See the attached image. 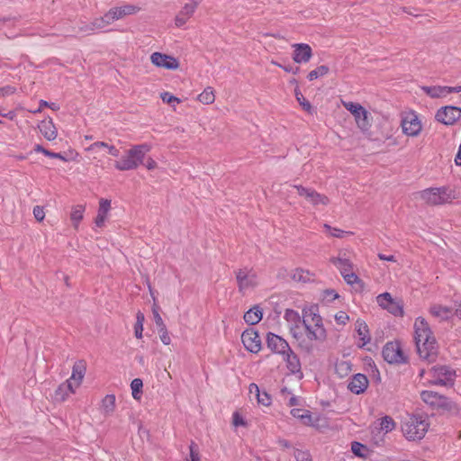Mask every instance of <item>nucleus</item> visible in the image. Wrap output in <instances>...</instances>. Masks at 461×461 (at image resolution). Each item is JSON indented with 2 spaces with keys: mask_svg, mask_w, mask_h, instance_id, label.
Listing matches in <instances>:
<instances>
[{
  "mask_svg": "<svg viewBox=\"0 0 461 461\" xmlns=\"http://www.w3.org/2000/svg\"><path fill=\"white\" fill-rule=\"evenodd\" d=\"M414 338L419 356L431 362L438 352L436 339L428 322L423 318H417L414 322Z\"/></svg>",
  "mask_w": 461,
  "mask_h": 461,
  "instance_id": "obj_1",
  "label": "nucleus"
},
{
  "mask_svg": "<svg viewBox=\"0 0 461 461\" xmlns=\"http://www.w3.org/2000/svg\"><path fill=\"white\" fill-rule=\"evenodd\" d=\"M150 149L151 146L147 143L133 145L114 162V167L120 171L136 169L140 165L144 164V158Z\"/></svg>",
  "mask_w": 461,
  "mask_h": 461,
  "instance_id": "obj_2",
  "label": "nucleus"
},
{
  "mask_svg": "<svg viewBox=\"0 0 461 461\" xmlns=\"http://www.w3.org/2000/svg\"><path fill=\"white\" fill-rule=\"evenodd\" d=\"M420 376L424 380L425 385L450 386L454 384L456 371L447 366H435L427 371L420 370Z\"/></svg>",
  "mask_w": 461,
  "mask_h": 461,
  "instance_id": "obj_3",
  "label": "nucleus"
},
{
  "mask_svg": "<svg viewBox=\"0 0 461 461\" xmlns=\"http://www.w3.org/2000/svg\"><path fill=\"white\" fill-rule=\"evenodd\" d=\"M429 423L428 418L423 415H408L402 423V431L409 440H420L423 438Z\"/></svg>",
  "mask_w": 461,
  "mask_h": 461,
  "instance_id": "obj_4",
  "label": "nucleus"
},
{
  "mask_svg": "<svg viewBox=\"0 0 461 461\" xmlns=\"http://www.w3.org/2000/svg\"><path fill=\"white\" fill-rule=\"evenodd\" d=\"M351 251L341 249L337 257L331 258L330 262L339 269L348 285H353L361 282L354 272V266L350 258Z\"/></svg>",
  "mask_w": 461,
  "mask_h": 461,
  "instance_id": "obj_5",
  "label": "nucleus"
},
{
  "mask_svg": "<svg viewBox=\"0 0 461 461\" xmlns=\"http://www.w3.org/2000/svg\"><path fill=\"white\" fill-rule=\"evenodd\" d=\"M421 200L431 205H438L449 203L456 198L455 192L447 187L428 188L420 192Z\"/></svg>",
  "mask_w": 461,
  "mask_h": 461,
  "instance_id": "obj_6",
  "label": "nucleus"
},
{
  "mask_svg": "<svg viewBox=\"0 0 461 461\" xmlns=\"http://www.w3.org/2000/svg\"><path fill=\"white\" fill-rule=\"evenodd\" d=\"M235 276L239 292L243 294L258 285V274L252 267L239 268L235 271Z\"/></svg>",
  "mask_w": 461,
  "mask_h": 461,
  "instance_id": "obj_7",
  "label": "nucleus"
},
{
  "mask_svg": "<svg viewBox=\"0 0 461 461\" xmlns=\"http://www.w3.org/2000/svg\"><path fill=\"white\" fill-rule=\"evenodd\" d=\"M401 128L402 133L408 137H417L422 131V123L418 113L413 110L401 113Z\"/></svg>",
  "mask_w": 461,
  "mask_h": 461,
  "instance_id": "obj_8",
  "label": "nucleus"
},
{
  "mask_svg": "<svg viewBox=\"0 0 461 461\" xmlns=\"http://www.w3.org/2000/svg\"><path fill=\"white\" fill-rule=\"evenodd\" d=\"M383 357L390 364H402L406 361V357L398 341L386 343L383 348Z\"/></svg>",
  "mask_w": 461,
  "mask_h": 461,
  "instance_id": "obj_9",
  "label": "nucleus"
},
{
  "mask_svg": "<svg viewBox=\"0 0 461 461\" xmlns=\"http://www.w3.org/2000/svg\"><path fill=\"white\" fill-rule=\"evenodd\" d=\"M343 105L353 114L357 126L361 130L366 131L368 129L370 125L368 112L361 104L353 102H344Z\"/></svg>",
  "mask_w": 461,
  "mask_h": 461,
  "instance_id": "obj_10",
  "label": "nucleus"
},
{
  "mask_svg": "<svg viewBox=\"0 0 461 461\" xmlns=\"http://www.w3.org/2000/svg\"><path fill=\"white\" fill-rule=\"evenodd\" d=\"M460 118L461 108L452 105H447L439 108L435 114L436 121L445 125H453Z\"/></svg>",
  "mask_w": 461,
  "mask_h": 461,
  "instance_id": "obj_11",
  "label": "nucleus"
},
{
  "mask_svg": "<svg viewBox=\"0 0 461 461\" xmlns=\"http://www.w3.org/2000/svg\"><path fill=\"white\" fill-rule=\"evenodd\" d=\"M284 319L288 322L289 330L292 336L299 339L303 337V318L300 314L292 309H287L285 312Z\"/></svg>",
  "mask_w": 461,
  "mask_h": 461,
  "instance_id": "obj_12",
  "label": "nucleus"
},
{
  "mask_svg": "<svg viewBox=\"0 0 461 461\" xmlns=\"http://www.w3.org/2000/svg\"><path fill=\"white\" fill-rule=\"evenodd\" d=\"M420 398L426 404L434 408L449 409L451 406L448 398L433 391H422Z\"/></svg>",
  "mask_w": 461,
  "mask_h": 461,
  "instance_id": "obj_13",
  "label": "nucleus"
},
{
  "mask_svg": "<svg viewBox=\"0 0 461 461\" xmlns=\"http://www.w3.org/2000/svg\"><path fill=\"white\" fill-rule=\"evenodd\" d=\"M376 302L383 309L387 310L394 316H401L403 313L402 305L395 301L389 293H384L376 297Z\"/></svg>",
  "mask_w": 461,
  "mask_h": 461,
  "instance_id": "obj_14",
  "label": "nucleus"
},
{
  "mask_svg": "<svg viewBox=\"0 0 461 461\" xmlns=\"http://www.w3.org/2000/svg\"><path fill=\"white\" fill-rule=\"evenodd\" d=\"M140 8L135 5L131 4H125L121 6H115L111 8L106 13V18L112 20L113 23L114 21L122 19L126 16L132 15L140 12Z\"/></svg>",
  "mask_w": 461,
  "mask_h": 461,
  "instance_id": "obj_15",
  "label": "nucleus"
},
{
  "mask_svg": "<svg viewBox=\"0 0 461 461\" xmlns=\"http://www.w3.org/2000/svg\"><path fill=\"white\" fill-rule=\"evenodd\" d=\"M241 341L245 348L251 353H258L261 349V340L254 329H247L241 334Z\"/></svg>",
  "mask_w": 461,
  "mask_h": 461,
  "instance_id": "obj_16",
  "label": "nucleus"
},
{
  "mask_svg": "<svg viewBox=\"0 0 461 461\" xmlns=\"http://www.w3.org/2000/svg\"><path fill=\"white\" fill-rule=\"evenodd\" d=\"M298 192L300 196L304 197L312 205H327L329 203V198L323 194L317 193L315 190L311 188H305L302 185H294Z\"/></svg>",
  "mask_w": 461,
  "mask_h": 461,
  "instance_id": "obj_17",
  "label": "nucleus"
},
{
  "mask_svg": "<svg viewBox=\"0 0 461 461\" xmlns=\"http://www.w3.org/2000/svg\"><path fill=\"white\" fill-rule=\"evenodd\" d=\"M303 325L310 340L323 342L327 339V331L323 322L303 323Z\"/></svg>",
  "mask_w": 461,
  "mask_h": 461,
  "instance_id": "obj_18",
  "label": "nucleus"
},
{
  "mask_svg": "<svg viewBox=\"0 0 461 461\" xmlns=\"http://www.w3.org/2000/svg\"><path fill=\"white\" fill-rule=\"evenodd\" d=\"M150 60L156 67L169 70H175L179 67V62L176 58L160 52L152 53Z\"/></svg>",
  "mask_w": 461,
  "mask_h": 461,
  "instance_id": "obj_19",
  "label": "nucleus"
},
{
  "mask_svg": "<svg viewBox=\"0 0 461 461\" xmlns=\"http://www.w3.org/2000/svg\"><path fill=\"white\" fill-rule=\"evenodd\" d=\"M267 345L271 351L280 355H285L291 349L285 339L271 332L267 336Z\"/></svg>",
  "mask_w": 461,
  "mask_h": 461,
  "instance_id": "obj_20",
  "label": "nucleus"
},
{
  "mask_svg": "<svg viewBox=\"0 0 461 461\" xmlns=\"http://www.w3.org/2000/svg\"><path fill=\"white\" fill-rule=\"evenodd\" d=\"M292 48L294 49L293 60L295 63H307L312 57V50L309 44L294 43Z\"/></svg>",
  "mask_w": 461,
  "mask_h": 461,
  "instance_id": "obj_21",
  "label": "nucleus"
},
{
  "mask_svg": "<svg viewBox=\"0 0 461 461\" xmlns=\"http://www.w3.org/2000/svg\"><path fill=\"white\" fill-rule=\"evenodd\" d=\"M86 362L84 360L77 361L73 366L72 374L67 381L70 383L76 389L78 388L86 375Z\"/></svg>",
  "mask_w": 461,
  "mask_h": 461,
  "instance_id": "obj_22",
  "label": "nucleus"
},
{
  "mask_svg": "<svg viewBox=\"0 0 461 461\" xmlns=\"http://www.w3.org/2000/svg\"><path fill=\"white\" fill-rule=\"evenodd\" d=\"M284 356V361L291 374L297 375L299 378L303 377L301 362L297 355L292 350H288Z\"/></svg>",
  "mask_w": 461,
  "mask_h": 461,
  "instance_id": "obj_23",
  "label": "nucleus"
},
{
  "mask_svg": "<svg viewBox=\"0 0 461 461\" xmlns=\"http://www.w3.org/2000/svg\"><path fill=\"white\" fill-rule=\"evenodd\" d=\"M368 386V379L363 374L355 375L348 382V388L356 394L364 393Z\"/></svg>",
  "mask_w": 461,
  "mask_h": 461,
  "instance_id": "obj_24",
  "label": "nucleus"
},
{
  "mask_svg": "<svg viewBox=\"0 0 461 461\" xmlns=\"http://www.w3.org/2000/svg\"><path fill=\"white\" fill-rule=\"evenodd\" d=\"M430 314L438 321H447L454 317V308L442 304H433L429 308Z\"/></svg>",
  "mask_w": 461,
  "mask_h": 461,
  "instance_id": "obj_25",
  "label": "nucleus"
},
{
  "mask_svg": "<svg viewBox=\"0 0 461 461\" xmlns=\"http://www.w3.org/2000/svg\"><path fill=\"white\" fill-rule=\"evenodd\" d=\"M302 318L303 323L323 322L319 312V307L316 304L305 306L303 309Z\"/></svg>",
  "mask_w": 461,
  "mask_h": 461,
  "instance_id": "obj_26",
  "label": "nucleus"
},
{
  "mask_svg": "<svg viewBox=\"0 0 461 461\" xmlns=\"http://www.w3.org/2000/svg\"><path fill=\"white\" fill-rule=\"evenodd\" d=\"M38 128L41 133L48 140H53L57 138L58 132L51 118L45 119L40 122Z\"/></svg>",
  "mask_w": 461,
  "mask_h": 461,
  "instance_id": "obj_27",
  "label": "nucleus"
},
{
  "mask_svg": "<svg viewBox=\"0 0 461 461\" xmlns=\"http://www.w3.org/2000/svg\"><path fill=\"white\" fill-rule=\"evenodd\" d=\"M421 90L431 98H445L449 94V86H424Z\"/></svg>",
  "mask_w": 461,
  "mask_h": 461,
  "instance_id": "obj_28",
  "label": "nucleus"
},
{
  "mask_svg": "<svg viewBox=\"0 0 461 461\" xmlns=\"http://www.w3.org/2000/svg\"><path fill=\"white\" fill-rule=\"evenodd\" d=\"M76 388L68 381L59 384L54 393V399L57 402H64L68 399L69 394L74 393Z\"/></svg>",
  "mask_w": 461,
  "mask_h": 461,
  "instance_id": "obj_29",
  "label": "nucleus"
},
{
  "mask_svg": "<svg viewBox=\"0 0 461 461\" xmlns=\"http://www.w3.org/2000/svg\"><path fill=\"white\" fill-rule=\"evenodd\" d=\"M356 330L357 333V337L361 341L360 347H364L370 342L371 337L369 334V330L365 321L357 320L356 322Z\"/></svg>",
  "mask_w": 461,
  "mask_h": 461,
  "instance_id": "obj_30",
  "label": "nucleus"
},
{
  "mask_svg": "<svg viewBox=\"0 0 461 461\" xmlns=\"http://www.w3.org/2000/svg\"><path fill=\"white\" fill-rule=\"evenodd\" d=\"M262 311L259 306H254L245 312L243 319L249 325L258 324L262 320Z\"/></svg>",
  "mask_w": 461,
  "mask_h": 461,
  "instance_id": "obj_31",
  "label": "nucleus"
},
{
  "mask_svg": "<svg viewBox=\"0 0 461 461\" xmlns=\"http://www.w3.org/2000/svg\"><path fill=\"white\" fill-rule=\"evenodd\" d=\"M115 410V396L107 394L101 402V411L104 416H111Z\"/></svg>",
  "mask_w": 461,
  "mask_h": 461,
  "instance_id": "obj_32",
  "label": "nucleus"
},
{
  "mask_svg": "<svg viewBox=\"0 0 461 461\" xmlns=\"http://www.w3.org/2000/svg\"><path fill=\"white\" fill-rule=\"evenodd\" d=\"M290 413L293 417L302 420L305 425L310 426L312 424V418L309 411L294 408L291 410Z\"/></svg>",
  "mask_w": 461,
  "mask_h": 461,
  "instance_id": "obj_33",
  "label": "nucleus"
},
{
  "mask_svg": "<svg viewBox=\"0 0 461 461\" xmlns=\"http://www.w3.org/2000/svg\"><path fill=\"white\" fill-rule=\"evenodd\" d=\"M395 429V422L390 416L383 417L379 421V429L384 433L393 431Z\"/></svg>",
  "mask_w": 461,
  "mask_h": 461,
  "instance_id": "obj_34",
  "label": "nucleus"
},
{
  "mask_svg": "<svg viewBox=\"0 0 461 461\" xmlns=\"http://www.w3.org/2000/svg\"><path fill=\"white\" fill-rule=\"evenodd\" d=\"M198 100L204 104H211L215 100L213 89L210 86L206 87L199 95Z\"/></svg>",
  "mask_w": 461,
  "mask_h": 461,
  "instance_id": "obj_35",
  "label": "nucleus"
},
{
  "mask_svg": "<svg viewBox=\"0 0 461 461\" xmlns=\"http://www.w3.org/2000/svg\"><path fill=\"white\" fill-rule=\"evenodd\" d=\"M84 212L85 207L81 204H77L72 208L70 218L75 227H77L78 223L83 219Z\"/></svg>",
  "mask_w": 461,
  "mask_h": 461,
  "instance_id": "obj_36",
  "label": "nucleus"
},
{
  "mask_svg": "<svg viewBox=\"0 0 461 461\" xmlns=\"http://www.w3.org/2000/svg\"><path fill=\"white\" fill-rule=\"evenodd\" d=\"M330 71V68L326 65H321L316 68L315 69L309 72L307 78L309 81H313L321 77L327 75Z\"/></svg>",
  "mask_w": 461,
  "mask_h": 461,
  "instance_id": "obj_37",
  "label": "nucleus"
},
{
  "mask_svg": "<svg viewBox=\"0 0 461 461\" xmlns=\"http://www.w3.org/2000/svg\"><path fill=\"white\" fill-rule=\"evenodd\" d=\"M292 279L296 282L306 283L311 280V274L307 270L297 268L293 272Z\"/></svg>",
  "mask_w": 461,
  "mask_h": 461,
  "instance_id": "obj_38",
  "label": "nucleus"
},
{
  "mask_svg": "<svg viewBox=\"0 0 461 461\" xmlns=\"http://www.w3.org/2000/svg\"><path fill=\"white\" fill-rule=\"evenodd\" d=\"M144 321H145L144 314L140 312H138L137 315H136V323L134 325V333H135V337L137 339L142 338Z\"/></svg>",
  "mask_w": 461,
  "mask_h": 461,
  "instance_id": "obj_39",
  "label": "nucleus"
},
{
  "mask_svg": "<svg viewBox=\"0 0 461 461\" xmlns=\"http://www.w3.org/2000/svg\"><path fill=\"white\" fill-rule=\"evenodd\" d=\"M142 387H143V382L141 379L135 378L131 381V394L135 400H139L140 398Z\"/></svg>",
  "mask_w": 461,
  "mask_h": 461,
  "instance_id": "obj_40",
  "label": "nucleus"
},
{
  "mask_svg": "<svg viewBox=\"0 0 461 461\" xmlns=\"http://www.w3.org/2000/svg\"><path fill=\"white\" fill-rule=\"evenodd\" d=\"M111 23H113L112 20L106 18V14H104V16L95 18L91 22V29L101 30Z\"/></svg>",
  "mask_w": 461,
  "mask_h": 461,
  "instance_id": "obj_41",
  "label": "nucleus"
},
{
  "mask_svg": "<svg viewBox=\"0 0 461 461\" xmlns=\"http://www.w3.org/2000/svg\"><path fill=\"white\" fill-rule=\"evenodd\" d=\"M323 228L329 233L330 236L334 237V238L342 239V238H344L345 235L351 234V232H348V231H344L342 230L337 229V228H333L327 223H325L323 225Z\"/></svg>",
  "mask_w": 461,
  "mask_h": 461,
  "instance_id": "obj_42",
  "label": "nucleus"
},
{
  "mask_svg": "<svg viewBox=\"0 0 461 461\" xmlns=\"http://www.w3.org/2000/svg\"><path fill=\"white\" fill-rule=\"evenodd\" d=\"M351 451L357 456H365L367 453V447L357 441L352 442Z\"/></svg>",
  "mask_w": 461,
  "mask_h": 461,
  "instance_id": "obj_43",
  "label": "nucleus"
},
{
  "mask_svg": "<svg viewBox=\"0 0 461 461\" xmlns=\"http://www.w3.org/2000/svg\"><path fill=\"white\" fill-rule=\"evenodd\" d=\"M197 5L198 2L196 1H193L191 4H185L179 13L189 19L195 12Z\"/></svg>",
  "mask_w": 461,
  "mask_h": 461,
  "instance_id": "obj_44",
  "label": "nucleus"
},
{
  "mask_svg": "<svg viewBox=\"0 0 461 461\" xmlns=\"http://www.w3.org/2000/svg\"><path fill=\"white\" fill-rule=\"evenodd\" d=\"M45 107H49V108H50L53 111H57V110L59 109V106L57 104H55V103H48L45 100H41L39 107L37 109H34V110H30V112L32 113H39Z\"/></svg>",
  "mask_w": 461,
  "mask_h": 461,
  "instance_id": "obj_45",
  "label": "nucleus"
},
{
  "mask_svg": "<svg viewBox=\"0 0 461 461\" xmlns=\"http://www.w3.org/2000/svg\"><path fill=\"white\" fill-rule=\"evenodd\" d=\"M295 97L303 110H305L307 112L311 111L312 105H311L310 102L304 98V96L303 95V94L301 93V91L299 89H295Z\"/></svg>",
  "mask_w": 461,
  "mask_h": 461,
  "instance_id": "obj_46",
  "label": "nucleus"
},
{
  "mask_svg": "<svg viewBox=\"0 0 461 461\" xmlns=\"http://www.w3.org/2000/svg\"><path fill=\"white\" fill-rule=\"evenodd\" d=\"M111 145H109L107 142H104V141H96V142H94L93 144H91L89 147H87L86 149V151H89V152H98V150H100L101 149H105L106 150L108 149V147H110Z\"/></svg>",
  "mask_w": 461,
  "mask_h": 461,
  "instance_id": "obj_47",
  "label": "nucleus"
},
{
  "mask_svg": "<svg viewBox=\"0 0 461 461\" xmlns=\"http://www.w3.org/2000/svg\"><path fill=\"white\" fill-rule=\"evenodd\" d=\"M158 330L159 333V338H160L161 342L164 345H169L171 343V338L168 334L167 327L164 326V327L158 328Z\"/></svg>",
  "mask_w": 461,
  "mask_h": 461,
  "instance_id": "obj_48",
  "label": "nucleus"
},
{
  "mask_svg": "<svg viewBox=\"0 0 461 461\" xmlns=\"http://www.w3.org/2000/svg\"><path fill=\"white\" fill-rule=\"evenodd\" d=\"M111 208V202L107 199H101L99 202L98 212L107 215Z\"/></svg>",
  "mask_w": 461,
  "mask_h": 461,
  "instance_id": "obj_49",
  "label": "nucleus"
},
{
  "mask_svg": "<svg viewBox=\"0 0 461 461\" xmlns=\"http://www.w3.org/2000/svg\"><path fill=\"white\" fill-rule=\"evenodd\" d=\"M294 457L296 461H312L310 453L303 450H296Z\"/></svg>",
  "mask_w": 461,
  "mask_h": 461,
  "instance_id": "obj_50",
  "label": "nucleus"
},
{
  "mask_svg": "<svg viewBox=\"0 0 461 461\" xmlns=\"http://www.w3.org/2000/svg\"><path fill=\"white\" fill-rule=\"evenodd\" d=\"M232 424L235 427H239V426L246 427L247 426V422L245 421L244 418L238 411H235L232 414Z\"/></svg>",
  "mask_w": 461,
  "mask_h": 461,
  "instance_id": "obj_51",
  "label": "nucleus"
},
{
  "mask_svg": "<svg viewBox=\"0 0 461 461\" xmlns=\"http://www.w3.org/2000/svg\"><path fill=\"white\" fill-rule=\"evenodd\" d=\"M152 313H153L154 321H155L158 329L166 326L159 312H158V309L157 307H153Z\"/></svg>",
  "mask_w": 461,
  "mask_h": 461,
  "instance_id": "obj_52",
  "label": "nucleus"
},
{
  "mask_svg": "<svg viewBox=\"0 0 461 461\" xmlns=\"http://www.w3.org/2000/svg\"><path fill=\"white\" fill-rule=\"evenodd\" d=\"M161 98H162L163 102H165L167 104L180 103V100L177 97L172 95L168 92L162 93Z\"/></svg>",
  "mask_w": 461,
  "mask_h": 461,
  "instance_id": "obj_53",
  "label": "nucleus"
},
{
  "mask_svg": "<svg viewBox=\"0 0 461 461\" xmlns=\"http://www.w3.org/2000/svg\"><path fill=\"white\" fill-rule=\"evenodd\" d=\"M348 315L345 312H339L336 315H335V320L337 321L338 324H346L347 321H348Z\"/></svg>",
  "mask_w": 461,
  "mask_h": 461,
  "instance_id": "obj_54",
  "label": "nucleus"
},
{
  "mask_svg": "<svg viewBox=\"0 0 461 461\" xmlns=\"http://www.w3.org/2000/svg\"><path fill=\"white\" fill-rule=\"evenodd\" d=\"M33 215L38 221H43V219L45 217V212L43 211V208L39 205L35 206L33 208Z\"/></svg>",
  "mask_w": 461,
  "mask_h": 461,
  "instance_id": "obj_55",
  "label": "nucleus"
},
{
  "mask_svg": "<svg viewBox=\"0 0 461 461\" xmlns=\"http://www.w3.org/2000/svg\"><path fill=\"white\" fill-rule=\"evenodd\" d=\"M337 372L342 375L341 372H345L347 374L350 370V365L349 363L346 361H342L339 364L336 366Z\"/></svg>",
  "mask_w": 461,
  "mask_h": 461,
  "instance_id": "obj_56",
  "label": "nucleus"
},
{
  "mask_svg": "<svg viewBox=\"0 0 461 461\" xmlns=\"http://www.w3.org/2000/svg\"><path fill=\"white\" fill-rule=\"evenodd\" d=\"M257 398L258 402L264 406H268L271 403L270 397L267 393H259V396H257Z\"/></svg>",
  "mask_w": 461,
  "mask_h": 461,
  "instance_id": "obj_57",
  "label": "nucleus"
},
{
  "mask_svg": "<svg viewBox=\"0 0 461 461\" xmlns=\"http://www.w3.org/2000/svg\"><path fill=\"white\" fill-rule=\"evenodd\" d=\"M190 448V458L191 461H200L199 454L196 449V446L192 443L189 447Z\"/></svg>",
  "mask_w": 461,
  "mask_h": 461,
  "instance_id": "obj_58",
  "label": "nucleus"
},
{
  "mask_svg": "<svg viewBox=\"0 0 461 461\" xmlns=\"http://www.w3.org/2000/svg\"><path fill=\"white\" fill-rule=\"evenodd\" d=\"M78 30L80 32H84V33H91L92 32L95 31V29H91V23H80V25L78 27Z\"/></svg>",
  "mask_w": 461,
  "mask_h": 461,
  "instance_id": "obj_59",
  "label": "nucleus"
},
{
  "mask_svg": "<svg viewBox=\"0 0 461 461\" xmlns=\"http://www.w3.org/2000/svg\"><path fill=\"white\" fill-rule=\"evenodd\" d=\"M188 18H186L185 16L182 15V14H178L175 19V23L177 27H181L183 26L184 24H185V23L187 22Z\"/></svg>",
  "mask_w": 461,
  "mask_h": 461,
  "instance_id": "obj_60",
  "label": "nucleus"
},
{
  "mask_svg": "<svg viewBox=\"0 0 461 461\" xmlns=\"http://www.w3.org/2000/svg\"><path fill=\"white\" fill-rule=\"evenodd\" d=\"M106 216L105 214H102V213H97V216L95 218V223L96 225V227H103L104 223V221L106 219Z\"/></svg>",
  "mask_w": 461,
  "mask_h": 461,
  "instance_id": "obj_61",
  "label": "nucleus"
},
{
  "mask_svg": "<svg viewBox=\"0 0 461 461\" xmlns=\"http://www.w3.org/2000/svg\"><path fill=\"white\" fill-rule=\"evenodd\" d=\"M107 152H108V154H110L111 156L115 157V158L120 156L119 149L113 145H111L110 147H108Z\"/></svg>",
  "mask_w": 461,
  "mask_h": 461,
  "instance_id": "obj_62",
  "label": "nucleus"
},
{
  "mask_svg": "<svg viewBox=\"0 0 461 461\" xmlns=\"http://www.w3.org/2000/svg\"><path fill=\"white\" fill-rule=\"evenodd\" d=\"M145 167H146L149 170L154 169V168H156V167H157V162H156L153 158H149L146 160Z\"/></svg>",
  "mask_w": 461,
  "mask_h": 461,
  "instance_id": "obj_63",
  "label": "nucleus"
},
{
  "mask_svg": "<svg viewBox=\"0 0 461 461\" xmlns=\"http://www.w3.org/2000/svg\"><path fill=\"white\" fill-rule=\"evenodd\" d=\"M453 308H454V316H456L459 319H461V303L457 304L456 303H455Z\"/></svg>",
  "mask_w": 461,
  "mask_h": 461,
  "instance_id": "obj_64",
  "label": "nucleus"
}]
</instances>
